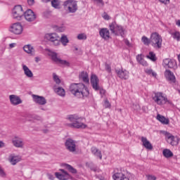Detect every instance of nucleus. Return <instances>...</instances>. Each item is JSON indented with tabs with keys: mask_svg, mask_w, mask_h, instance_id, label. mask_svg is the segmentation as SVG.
Returning <instances> with one entry per match:
<instances>
[{
	"mask_svg": "<svg viewBox=\"0 0 180 180\" xmlns=\"http://www.w3.org/2000/svg\"><path fill=\"white\" fill-rule=\"evenodd\" d=\"M69 91L72 95L78 98V99H84V98L89 96L88 87L82 83H73L70 84Z\"/></svg>",
	"mask_w": 180,
	"mask_h": 180,
	"instance_id": "1",
	"label": "nucleus"
},
{
	"mask_svg": "<svg viewBox=\"0 0 180 180\" xmlns=\"http://www.w3.org/2000/svg\"><path fill=\"white\" fill-rule=\"evenodd\" d=\"M152 99L156 105H158V106H164L165 105L174 106V103L169 100L167 95L162 92L154 93Z\"/></svg>",
	"mask_w": 180,
	"mask_h": 180,
	"instance_id": "2",
	"label": "nucleus"
},
{
	"mask_svg": "<svg viewBox=\"0 0 180 180\" xmlns=\"http://www.w3.org/2000/svg\"><path fill=\"white\" fill-rule=\"evenodd\" d=\"M82 119V118L77 115H68L67 120H69L70 123H68L66 125L72 129H86V124L81 122Z\"/></svg>",
	"mask_w": 180,
	"mask_h": 180,
	"instance_id": "3",
	"label": "nucleus"
},
{
	"mask_svg": "<svg viewBox=\"0 0 180 180\" xmlns=\"http://www.w3.org/2000/svg\"><path fill=\"white\" fill-rule=\"evenodd\" d=\"M114 180H130V172L124 168L116 169L112 175Z\"/></svg>",
	"mask_w": 180,
	"mask_h": 180,
	"instance_id": "4",
	"label": "nucleus"
},
{
	"mask_svg": "<svg viewBox=\"0 0 180 180\" xmlns=\"http://www.w3.org/2000/svg\"><path fill=\"white\" fill-rule=\"evenodd\" d=\"M109 29L112 34L115 36H121L124 37V28L122 25H119L116 21L109 24Z\"/></svg>",
	"mask_w": 180,
	"mask_h": 180,
	"instance_id": "5",
	"label": "nucleus"
},
{
	"mask_svg": "<svg viewBox=\"0 0 180 180\" xmlns=\"http://www.w3.org/2000/svg\"><path fill=\"white\" fill-rule=\"evenodd\" d=\"M63 8L68 13H75L78 11V3L75 0H66L63 2Z\"/></svg>",
	"mask_w": 180,
	"mask_h": 180,
	"instance_id": "6",
	"label": "nucleus"
},
{
	"mask_svg": "<svg viewBox=\"0 0 180 180\" xmlns=\"http://www.w3.org/2000/svg\"><path fill=\"white\" fill-rule=\"evenodd\" d=\"M150 44L154 49L158 50L162 47V37L158 32H153L150 35Z\"/></svg>",
	"mask_w": 180,
	"mask_h": 180,
	"instance_id": "7",
	"label": "nucleus"
},
{
	"mask_svg": "<svg viewBox=\"0 0 180 180\" xmlns=\"http://www.w3.org/2000/svg\"><path fill=\"white\" fill-rule=\"evenodd\" d=\"M44 39L50 41L53 46H60V35L56 32L46 34Z\"/></svg>",
	"mask_w": 180,
	"mask_h": 180,
	"instance_id": "8",
	"label": "nucleus"
},
{
	"mask_svg": "<svg viewBox=\"0 0 180 180\" xmlns=\"http://www.w3.org/2000/svg\"><path fill=\"white\" fill-rule=\"evenodd\" d=\"M91 84L94 91H100L101 95H105L106 91L99 86V79L96 75H91Z\"/></svg>",
	"mask_w": 180,
	"mask_h": 180,
	"instance_id": "9",
	"label": "nucleus"
},
{
	"mask_svg": "<svg viewBox=\"0 0 180 180\" xmlns=\"http://www.w3.org/2000/svg\"><path fill=\"white\" fill-rule=\"evenodd\" d=\"M25 11L20 5L15 6L12 11V18L15 20H22Z\"/></svg>",
	"mask_w": 180,
	"mask_h": 180,
	"instance_id": "10",
	"label": "nucleus"
},
{
	"mask_svg": "<svg viewBox=\"0 0 180 180\" xmlns=\"http://www.w3.org/2000/svg\"><path fill=\"white\" fill-rule=\"evenodd\" d=\"M49 56L51 58V60L54 61V63H56V64H61L62 65H70V63H68L67 60H61L60 58H58L57 53L54 51H49Z\"/></svg>",
	"mask_w": 180,
	"mask_h": 180,
	"instance_id": "11",
	"label": "nucleus"
},
{
	"mask_svg": "<svg viewBox=\"0 0 180 180\" xmlns=\"http://www.w3.org/2000/svg\"><path fill=\"white\" fill-rule=\"evenodd\" d=\"M65 147L70 153H75L77 151V141L72 139H68L65 140Z\"/></svg>",
	"mask_w": 180,
	"mask_h": 180,
	"instance_id": "12",
	"label": "nucleus"
},
{
	"mask_svg": "<svg viewBox=\"0 0 180 180\" xmlns=\"http://www.w3.org/2000/svg\"><path fill=\"white\" fill-rule=\"evenodd\" d=\"M9 30L14 34H22V32H23V26H22L20 22H15L10 26Z\"/></svg>",
	"mask_w": 180,
	"mask_h": 180,
	"instance_id": "13",
	"label": "nucleus"
},
{
	"mask_svg": "<svg viewBox=\"0 0 180 180\" xmlns=\"http://www.w3.org/2000/svg\"><path fill=\"white\" fill-rule=\"evenodd\" d=\"M162 65L165 67V68H174V70L178 68L176 60L169 58L163 60Z\"/></svg>",
	"mask_w": 180,
	"mask_h": 180,
	"instance_id": "14",
	"label": "nucleus"
},
{
	"mask_svg": "<svg viewBox=\"0 0 180 180\" xmlns=\"http://www.w3.org/2000/svg\"><path fill=\"white\" fill-rule=\"evenodd\" d=\"M60 172H56L55 176L59 180H68L71 178V175L63 169H60Z\"/></svg>",
	"mask_w": 180,
	"mask_h": 180,
	"instance_id": "15",
	"label": "nucleus"
},
{
	"mask_svg": "<svg viewBox=\"0 0 180 180\" xmlns=\"http://www.w3.org/2000/svg\"><path fill=\"white\" fill-rule=\"evenodd\" d=\"M32 101L34 102V103H37V105H44L47 103V100H46V98L41 96H37L36 94H32Z\"/></svg>",
	"mask_w": 180,
	"mask_h": 180,
	"instance_id": "16",
	"label": "nucleus"
},
{
	"mask_svg": "<svg viewBox=\"0 0 180 180\" xmlns=\"http://www.w3.org/2000/svg\"><path fill=\"white\" fill-rule=\"evenodd\" d=\"M99 35L103 40H109V39H110V31L106 27L100 28Z\"/></svg>",
	"mask_w": 180,
	"mask_h": 180,
	"instance_id": "17",
	"label": "nucleus"
},
{
	"mask_svg": "<svg viewBox=\"0 0 180 180\" xmlns=\"http://www.w3.org/2000/svg\"><path fill=\"white\" fill-rule=\"evenodd\" d=\"M23 16L27 22H33L34 20H36V14H34V12L30 9L25 11Z\"/></svg>",
	"mask_w": 180,
	"mask_h": 180,
	"instance_id": "18",
	"label": "nucleus"
},
{
	"mask_svg": "<svg viewBox=\"0 0 180 180\" xmlns=\"http://www.w3.org/2000/svg\"><path fill=\"white\" fill-rule=\"evenodd\" d=\"M12 143L14 147L17 148H22L23 146H25V143H23V139L19 136H15L12 139Z\"/></svg>",
	"mask_w": 180,
	"mask_h": 180,
	"instance_id": "19",
	"label": "nucleus"
},
{
	"mask_svg": "<svg viewBox=\"0 0 180 180\" xmlns=\"http://www.w3.org/2000/svg\"><path fill=\"white\" fill-rule=\"evenodd\" d=\"M8 161L11 162V165H16L18 162H20V161H22V157L13 153L9 155Z\"/></svg>",
	"mask_w": 180,
	"mask_h": 180,
	"instance_id": "20",
	"label": "nucleus"
},
{
	"mask_svg": "<svg viewBox=\"0 0 180 180\" xmlns=\"http://www.w3.org/2000/svg\"><path fill=\"white\" fill-rule=\"evenodd\" d=\"M115 72L117 77H119V78L121 79H129V72L127 70L122 68L120 70H116Z\"/></svg>",
	"mask_w": 180,
	"mask_h": 180,
	"instance_id": "21",
	"label": "nucleus"
},
{
	"mask_svg": "<svg viewBox=\"0 0 180 180\" xmlns=\"http://www.w3.org/2000/svg\"><path fill=\"white\" fill-rule=\"evenodd\" d=\"M9 99L11 105H13V106H18V105H20V103H22V99H20V97L15 94L10 95Z\"/></svg>",
	"mask_w": 180,
	"mask_h": 180,
	"instance_id": "22",
	"label": "nucleus"
},
{
	"mask_svg": "<svg viewBox=\"0 0 180 180\" xmlns=\"http://www.w3.org/2000/svg\"><path fill=\"white\" fill-rule=\"evenodd\" d=\"M23 50L27 54H30V56H34L36 51L33 46L30 44H27L23 46Z\"/></svg>",
	"mask_w": 180,
	"mask_h": 180,
	"instance_id": "23",
	"label": "nucleus"
},
{
	"mask_svg": "<svg viewBox=\"0 0 180 180\" xmlns=\"http://www.w3.org/2000/svg\"><path fill=\"white\" fill-rule=\"evenodd\" d=\"M141 141L142 142V146L145 147L147 150H151L153 148V145L147 139V138L142 136L141 138Z\"/></svg>",
	"mask_w": 180,
	"mask_h": 180,
	"instance_id": "24",
	"label": "nucleus"
},
{
	"mask_svg": "<svg viewBox=\"0 0 180 180\" xmlns=\"http://www.w3.org/2000/svg\"><path fill=\"white\" fill-rule=\"evenodd\" d=\"M165 76L166 77L167 79H168V81H171V82H175V75H174V73L171 72V70H166L165 72Z\"/></svg>",
	"mask_w": 180,
	"mask_h": 180,
	"instance_id": "25",
	"label": "nucleus"
},
{
	"mask_svg": "<svg viewBox=\"0 0 180 180\" xmlns=\"http://www.w3.org/2000/svg\"><path fill=\"white\" fill-rule=\"evenodd\" d=\"M22 70L25 75H26L27 78H33V72H32L26 65H22Z\"/></svg>",
	"mask_w": 180,
	"mask_h": 180,
	"instance_id": "26",
	"label": "nucleus"
},
{
	"mask_svg": "<svg viewBox=\"0 0 180 180\" xmlns=\"http://www.w3.org/2000/svg\"><path fill=\"white\" fill-rule=\"evenodd\" d=\"M79 78L80 81H83L85 84L89 83V77H88V73L86 72H82L79 74Z\"/></svg>",
	"mask_w": 180,
	"mask_h": 180,
	"instance_id": "27",
	"label": "nucleus"
},
{
	"mask_svg": "<svg viewBox=\"0 0 180 180\" xmlns=\"http://www.w3.org/2000/svg\"><path fill=\"white\" fill-rule=\"evenodd\" d=\"M156 119L160 122L162 124H169V119L166 118L164 115L158 114L156 117Z\"/></svg>",
	"mask_w": 180,
	"mask_h": 180,
	"instance_id": "28",
	"label": "nucleus"
},
{
	"mask_svg": "<svg viewBox=\"0 0 180 180\" xmlns=\"http://www.w3.org/2000/svg\"><path fill=\"white\" fill-rule=\"evenodd\" d=\"M91 151L92 154H94V155L102 160V152H101V150L96 148V147L95 146L91 147Z\"/></svg>",
	"mask_w": 180,
	"mask_h": 180,
	"instance_id": "29",
	"label": "nucleus"
},
{
	"mask_svg": "<svg viewBox=\"0 0 180 180\" xmlns=\"http://www.w3.org/2000/svg\"><path fill=\"white\" fill-rule=\"evenodd\" d=\"M63 44V46H67L68 43H70V40H68V37H67V35L62 34L61 37L60 38V44Z\"/></svg>",
	"mask_w": 180,
	"mask_h": 180,
	"instance_id": "30",
	"label": "nucleus"
},
{
	"mask_svg": "<svg viewBox=\"0 0 180 180\" xmlns=\"http://www.w3.org/2000/svg\"><path fill=\"white\" fill-rule=\"evenodd\" d=\"M169 34H171L174 40L180 41V32L179 31L169 32Z\"/></svg>",
	"mask_w": 180,
	"mask_h": 180,
	"instance_id": "31",
	"label": "nucleus"
},
{
	"mask_svg": "<svg viewBox=\"0 0 180 180\" xmlns=\"http://www.w3.org/2000/svg\"><path fill=\"white\" fill-rule=\"evenodd\" d=\"M55 92L59 96H62V97L65 96V90L64 89H63L62 87L56 88L55 89Z\"/></svg>",
	"mask_w": 180,
	"mask_h": 180,
	"instance_id": "32",
	"label": "nucleus"
},
{
	"mask_svg": "<svg viewBox=\"0 0 180 180\" xmlns=\"http://www.w3.org/2000/svg\"><path fill=\"white\" fill-rule=\"evenodd\" d=\"M162 154L165 158H171V157H174V153L169 149H165L162 151Z\"/></svg>",
	"mask_w": 180,
	"mask_h": 180,
	"instance_id": "33",
	"label": "nucleus"
},
{
	"mask_svg": "<svg viewBox=\"0 0 180 180\" xmlns=\"http://www.w3.org/2000/svg\"><path fill=\"white\" fill-rule=\"evenodd\" d=\"M64 167H65L66 169L69 170V172H71V174H77V169L72 167V166L68 164H65Z\"/></svg>",
	"mask_w": 180,
	"mask_h": 180,
	"instance_id": "34",
	"label": "nucleus"
},
{
	"mask_svg": "<svg viewBox=\"0 0 180 180\" xmlns=\"http://www.w3.org/2000/svg\"><path fill=\"white\" fill-rule=\"evenodd\" d=\"M147 58H149L151 61H157V56H155V53L154 52H149L148 55L146 56Z\"/></svg>",
	"mask_w": 180,
	"mask_h": 180,
	"instance_id": "35",
	"label": "nucleus"
},
{
	"mask_svg": "<svg viewBox=\"0 0 180 180\" xmlns=\"http://www.w3.org/2000/svg\"><path fill=\"white\" fill-rule=\"evenodd\" d=\"M51 5L55 9H60V0H52Z\"/></svg>",
	"mask_w": 180,
	"mask_h": 180,
	"instance_id": "36",
	"label": "nucleus"
},
{
	"mask_svg": "<svg viewBox=\"0 0 180 180\" xmlns=\"http://www.w3.org/2000/svg\"><path fill=\"white\" fill-rule=\"evenodd\" d=\"M145 72L148 74V75H152L154 78H157V72H154L152 69H146Z\"/></svg>",
	"mask_w": 180,
	"mask_h": 180,
	"instance_id": "37",
	"label": "nucleus"
},
{
	"mask_svg": "<svg viewBox=\"0 0 180 180\" xmlns=\"http://www.w3.org/2000/svg\"><path fill=\"white\" fill-rule=\"evenodd\" d=\"M53 79L56 84L58 85H60L61 84V79H60V77H58V75L56 73H53Z\"/></svg>",
	"mask_w": 180,
	"mask_h": 180,
	"instance_id": "38",
	"label": "nucleus"
},
{
	"mask_svg": "<svg viewBox=\"0 0 180 180\" xmlns=\"http://www.w3.org/2000/svg\"><path fill=\"white\" fill-rule=\"evenodd\" d=\"M160 133H162V134H163L165 136L167 141L172 136V134H171L167 131H160Z\"/></svg>",
	"mask_w": 180,
	"mask_h": 180,
	"instance_id": "39",
	"label": "nucleus"
},
{
	"mask_svg": "<svg viewBox=\"0 0 180 180\" xmlns=\"http://www.w3.org/2000/svg\"><path fill=\"white\" fill-rule=\"evenodd\" d=\"M167 141L169 144H171V146H175L176 144V141L175 140V136H174V135H172L169 139H167Z\"/></svg>",
	"mask_w": 180,
	"mask_h": 180,
	"instance_id": "40",
	"label": "nucleus"
},
{
	"mask_svg": "<svg viewBox=\"0 0 180 180\" xmlns=\"http://www.w3.org/2000/svg\"><path fill=\"white\" fill-rule=\"evenodd\" d=\"M141 41L143 42V44H145V46H148L150 43H151L150 39L147 38V37L146 36L142 37Z\"/></svg>",
	"mask_w": 180,
	"mask_h": 180,
	"instance_id": "41",
	"label": "nucleus"
},
{
	"mask_svg": "<svg viewBox=\"0 0 180 180\" xmlns=\"http://www.w3.org/2000/svg\"><path fill=\"white\" fill-rule=\"evenodd\" d=\"M78 40H86V34L84 33L79 34L77 35Z\"/></svg>",
	"mask_w": 180,
	"mask_h": 180,
	"instance_id": "42",
	"label": "nucleus"
},
{
	"mask_svg": "<svg viewBox=\"0 0 180 180\" xmlns=\"http://www.w3.org/2000/svg\"><path fill=\"white\" fill-rule=\"evenodd\" d=\"M146 178L148 180H157V177L151 174H147Z\"/></svg>",
	"mask_w": 180,
	"mask_h": 180,
	"instance_id": "43",
	"label": "nucleus"
},
{
	"mask_svg": "<svg viewBox=\"0 0 180 180\" xmlns=\"http://www.w3.org/2000/svg\"><path fill=\"white\" fill-rule=\"evenodd\" d=\"M110 103H109V101H108V99L105 100L104 101V107L105 108H110Z\"/></svg>",
	"mask_w": 180,
	"mask_h": 180,
	"instance_id": "44",
	"label": "nucleus"
},
{
	"mask_svg": "<svg viewBox=\"0 0 180 180\" xmlns=\"http://www.w3.org/2000/svg\"><path fill=\"white\" fill-rule=\"evenodd\" d=\"M103 19H105V20H110V16L109 15H108V13H103Z\"/></svg>",
	"mask_w": 180,
	"mask_h": 180,
	"instance_id": "45",
	"label": "nucleus"
},
{
	"mask_svg": "<svg viewBox=\"0 0 180 180\" xmlns=\"http://www.w3.org/2000/svg\"><path fill=\"white\" fill-rule=\"evenodd\" d=\"M139 63L141 64V65H143V67H147L148 65V63H147V61H146L144 59H142Z\"/></svg>",
	"mask_w": 180,
	"mask_h": 180,
	"instance_id": "46",
	"label": "nucleus"
},
{
	"mask_svg": "<svg viewBox=\"0 0 180 180\" xmlns=\"http://www.w3.org/2000/svg\"><path fill=\"white\" fill-rule=\"evenodd\" d=\"M105 71H108L110 74V72H112V68H110L109 64H105Z\"/></svg>",
	"mask_w": 180,
	"mask_h": 180,
	"instance_id": "47",
	"label": "nucleus"
},
{
	"mask_svg": "<svg viewBox=\"0 0 180 180\" xmlns=\"http://www.w3.org/2000/svg\"><path fill=\"white\" fill-rule=\"evenodd\" d=\"M92 1H94V2H96L97 4H100L101 5H102V6L105 5L103 0H92Z\"/></svg>",
	"mask_w": 180,
	"mask_h": 180,
	"instance_id": "48",
	"label": "nucleus"
},
{
	"mask_svg": "<svg viewBox=\"0 0 180 180\" xmlns=\"http://www.w3.org/2000/svg\"><path fill=\"white\" fill-rule=\"evenodd\" d=\"M47 176H48V179H50V180H54L56 177H54V175L50 174V173H48L47 174Z\"/></svg>",
	"mask_w": 180,
	"mask_h": 180,
	"instance_id": "49",
	"label": "nucleus"
},
{
	"mask_svg": "<svg viewBox=\"0 0 180 180\" xmlns=\"http://www.w3.org/2000/svg\"><path fill=\"white\" fill-rule=\"evenodd\" d=\"M58 32H65V26H61L58 28Z\"/></svg>",
	"mask_w": 180,
	"mask_h": 180,
	"instance_id": "50",
	"label": "nucleus"
},
{
	"mask_svg": "<svg viewBox=\"0 0 180 180\" xmlns=\"http://www.w3.org/2000/svg\"><path fill=\"white\" fill-rule=\"evenodd\" d=\"M142 60H143V57H141V55H138L136 56V60L138 61V63H140Z\"/></svg>",
	"mask_w": 180,
	"mask_h": 180,
	"instance_id": "51",
	"label": "nucleus"
},
{
	"mask_svg": "<svg viewBox=\"0 0 180 180\" xmlns=\"http://www.w3.org/2000/svg\"><path fill=\"white\" fill-rule=\"evenodd\" d=\"M5 172H4V169H2V167L0 166V176H5Z\"/></svg>",
	"mask_w": 180,
	"mask_h": 180,
	"instance_id": "52",
	"label": "nucleus"
},
{
	"mask_svg": "<svg viewBox=\"0 0 180 180\" xmlns=\"http://www.w3.org/2000/svg\"><path fill=\"white\" fill-rule=\"evenodd\" d=\"M124 43H125L126 46H130V41L127 39H124Z\"/></svg>",
	"mask_w": 180,
	"mask_h": 180,
	"instance_id": "53",
	"label": "nucleus"
},
{
	"mask_svg": "<svg viewBox=\"0 0 180 180\" xmlns=\"http://www.w3.org/2000/svg\"><path fill=\"white\" fill-rule=\"evenodd\" d=\"M161 4H165V5H167V4H169V0H159Z\"/></svg>",
	"mask_w": 180,
	"mask_h": 180,
	"instance_id": "54",
	"label": "nucleus"
},
{
	"mask_svg": "<svg viewBox=\"0 0 180 180\" xmlns=\"http://www.w3.org/2000/svg\"><path fill=\"white\" fill-rule=\"evenodd\" d=\"M27 4L30 6L34 5V0H27Z\"/></svg>",
	"mask_w": 180,
	"mask_h": 180,
	"instance_id": "55",
	"label": "nucleus"
},
{
	"mask_svg": "<svg viewBox=\"0 0 180 180\" xmlns=\"http://www.w3.org/2000/svg\"><path fill=\"white\" fill-rule=\"evenodd\" d=\"M5 147V143L4 141H0V148H4Z\"/></svg>",
	"mask_w": 180,
	"mask_h": 180,
	"instance_id": "56",
	"label": "nucleus"
},
{
	"mask_svg": "<svg viewBox=\"0 0 180 180\" xmlns=\"http://www.w3.org/2000/svg\"><path fill=\"white\" fill-rule=\"evenodd\" d=\"M16 46V43H12L9 44L10 49H13V47Z\"/></svg>",
	"mask_w": 180,
	"mask_h": 180,
	"instance_id": "57",
	"label": "nucleus"
},
{
	"mask_svg": "<svg viewBox=\"0 0 180 180\" xmlns=\"http://www.w3.org/2000/svg\"><path fill=\"white\" fill-rule=\"evenodd\" d=\"M176 26H178L179 27H180V20H178L176 22Z\"/></svg>",
	"mask_w": 180,
	"mask_h": 180,
	"instance_id": "58",
	"label": "nucleus"
},
{
	"mask_svg": "<svg viewBox=\"0 0 180 180\" xmlns=\"http://www.w3.org/2000/svg\"><path fill=\"white\" fill-rule=\"evenodd\" d=\"M50 1H51V0H41V2H44V4H47V3L50 2Z\"/></svg>",
	"mask_w": 180,
	"mask_h": 180,
	"instance_id": "59",
	"label": "nucleus"
},
{
	"mask_svg": "<svg viewBox=\"0 0 180 180\" xmlns=\"http://www.w3.org/2000/svg\"><path fill=\"white\" fill-rule=\"evenodd\" d=\"M34 119H35L36 120H40V117L35 115L34 116Z\"/></svg>",
	"mask_w": 180,
	"mask_h": 180,
	"instance_id": "60",
	"label": "nucleus"
},
{
	"mask_svg": "<svg viewBox=\"0 0 180 180\" xmlns=\"http://www.w3.org/2000/svg\"><path fill=\"white\" fill-rule=\"evenodd\" d=\"M35 61H36V63H39V61H40V59L39 58L36 57Z\"/></svg>",
	"mask_w": 180,
	"mask_h": 180,
	"instance_id": "61",
	"label": "nucleus"
},
{
	"mask_svg": "<svg viewBox=\"0 0 180 180\" xmlns=\"http://www.w3.org/2000/svg\"><path fill=\"white\" fill-rule=\"evenodd\" d=\"M44 133H47V130H44Z\"/></svg>",
	"mask_w": 180,
	"mask_h": 180,
	"instance_id": "62",
	"label": "nucleus"
},
{
	"mask_svg": "<svg viewBox=\"0 0 180 180\" xmlns=\"http://www.w3.org/2000/svg\"><path fill=\"white\" fill-rule=\"evenodd\" d=\"M75 50H76V51H78V48H75Z\"/></svg>",
	"mask_w": 180,
	"mask_h": 180,
	"instance_id": "63",
	"label": "nucleus"
}]
</instances>
